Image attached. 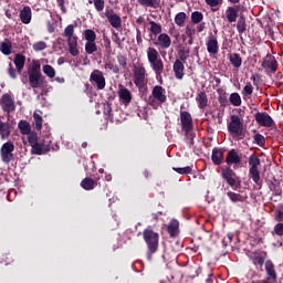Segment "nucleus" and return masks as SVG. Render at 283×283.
Here are the masks:
<instances>
[{"mask_svg":"<svg viewBox=\"0 0 283 283\" xmlns=\"http://www.w3.org/2000/svg\"><path fill=\"white\" fill-rule=\"evenodd\" d=\"M33 120L35 124L36 132H41V129H43V117L39 113L34 112Z\"/></svg>","mask_w":283,"mask_h":283,"instance_id":"nucleus-45","label":"nucleus"},{"mask_svg":"<svg viewBox=\"0 0 283 283\" xmlns=\"http://www.w3.org/2000/svg\"><path fill=\"white\" fill-rule=\"evenodd\" d=\"M0 156L4 165H10L11 160H14V143H4L0 148Z\"/></svg>","mask_w":283,"mask_h":283,"instance_id":"nucleus-5","label":"nucleus"},{"mask_svg":"<svg viewBox=\"0 0 283 283\" xmlns=\"http://www.w3.org/2000/svg\"><path fill=\"white\" fill-rule=\"evenodd\" d=\"M84 39L87 41L86 43L96 42V32H94L92 29L84 30Z\"/></svg>","mask_w":283,"mask_h":283,"instance_id":"nucleus-43","label":"nucleus"},{"mask_svg":"<svg viewBox=\"0 0 283 283\" xmlns=\"http://www.w3.org/2000/svg\"><path fill=\"white\" fill-rule=\"evenodd\" d=\"M0 106L4 114H12V112L17 109V105L14 104V98L12 97V94H2V96L0 97Z\"/></svg>","mask_w":283,"mask_h":283,"instance_id":"nucleus-6","label":"nucleus"},{"mask_svg":"<svg viewBox=\"0 0 283 283\" xmlns=\"http://www.w3.org/2000/svg\"><path fill=\"white\" fill-rule=\"evenodd\" d=\"M179 61H187V59H189V49H181L179 50Z\"/></svg>","mask_w":283,"mask_h":283,"instance_id":"nucleus-60","label":"nucleus"},{"mask_svg":"<svg viewBox=\"0 0 283 283\" xmlns=\"http://www.w3.org/2000/svg\"><path fill=\"white\" fill-rule=\"evenodd\" d=\"M228 132L237 140H244L247 132L244 130L242 118H240L238 115H231L230 122L228 123Z\"/></svg>","mask_w":283,"mask_h":283,"instance_id":"nucleus-2","label":"nucleus"},{"mask_svg":"<svg viewBox=\"0 0 283 283\" xmlns=\"http://www.w3.org/2000/svg\"><path fill=\"white\" fill-rule=\"evenodd\" d=\"M29 74H42L41 73V62L39 60H33L29 70Z\"/></svg>","mask_w":283,"mask_h":283,"instance_id":"nucleus-46","label":"nucleus"},{"mask_svg":"<svg viewBox=\"0 0 283 283\" xmlns=\"http://www.w3.org/2000/svg\"><path fill=\"white\" fill-rule=\"evenodd\" d=\"M180 227V223L178 220H171L170 223L168 224L167 231L170 235V238H176L178 235V229Z\"/></svg>","mask_w":283,"mask_h":283,"instance_id":"nucleus-32","label":"nucleus"},{"mask_svg":"<svg viewBox=\"0 0 283 283\" xmlns=\"http://www.w3.org/2000/svg\"><path fill=\"white\" fill-rule=\"evenodd\" d=\"M218 103L221 107H229V97L227 92L222 88H218Z\"/></svg>","mask_w":283,"mask_h":283,"instance_id":"nucleus-31","label":"nucleus"},{"mask_svg":"<svg viewBox=\"0 0 283 283\" xmlns=\"http://www.w3.org/2000/svg\"><path fill=\"white\" fill-rule=\"evenodd\" d=\"M243 96H252L253 95V85L249 82L245 84L242 91Z\"/></svg>","mask_w":283,"mask_h":283,"instance_id":"nucleus-58","label":"nucleus"},{"mask_svg":"<svg viewBox=\"0 0 283 283\" xmlns=\"http://www.w3.org/2000/svg\"><path fill=\"white\" fill-rule=\"evenodd\" d=\"M261 66L266 74H275L277 72V60L271 53H268L263 59Z\"/></svg>","mask_w":283,"mask_h":283,"instance_id":"nucleus-8","label":"nucleus"},{"mask_svg":"<svg viewBox=\"0 0 283 283\" xmlns=\"http://www.w3.org/2000/svg\"><path fill=\"white\" fill-rule=\"evenodd\" d=\"M149 31L151 32V34H154L155 36H158V34H163V25L151 20L149 21Z\"/></svg>","mask_w":283,"mask_h":283,"instance_id":"nucleus-42","label":"nucleus"},{"mask_svg":"<svg viewBox=\"0 0 283 283\" xmlns=\"http://www.w3.org/2000/svg\"><path fill=\"white\" fill-rule=\"evenodd\" d=\"M29 84L32 90H39V87H43V74L34 73L29 74Z\"/></svg>","mask_w":283,"mask_h":283,"instance_id":"nucleus-14","label":"nucleus"},{"mask_svg":"<svg viewBox=\"0 0 283 283\" xmlns=\"http://www.w3.org/2000/svg\"><path fill=\"white\" fill-rule=\"evenodd\" d=\"M33 154H36L38 156H42L43 154V144L36 143L31 146Z\"/></svg>","mask_w":283,"mask_h":283,"instance_id":"nucleus-57","label":"nucleus"},{"mask_svg":"<svg viewBox=\"0 0 283 283\" xmlns=\"http://www.w3.org/2000/svg\"><path fill=\"white\" fill-rule=\"evenodd\" d=\"M196 101L199 109H207L209 105V97L205 91H201L197 94Z\"/></svg>","mask_w":283,"mask_h":283,"instance_id":"nucleus-23","label":"nucleus"},{"mask_svg":"<svg viewBox=\"0 0 283 283\" xmlns=\"http://www.w3.org/2000/svg\"><path fill=\"white\" fill-rule=\"evenodd\" d=\"M13 63L15 65L18 74H21L23 72V67H25V57L23 54H15Z\"/></svg>","mask_w":283,"mask_h":283,"instance_id":"nucleus-28","label":"nucleus"},{"mask_svg":"<svg viewBox=\"0 0 283 283\" xmlns=\"http://www.w3.org/2000/svg\"><path fill=\"white\" fill-rule=\"evenodd\" d=\"M221 177L232 189H240V181H238V175L231 167H226L221 169Z\"/></svg>","mask_w":283,"mask_h":283,"instance_id":"nucleus-4","label":"nucleus"},{"mask_svg":"<svg viewBox=\"0 0 283 283\" xmlns=\"http://www.w3.org/2000/svg\"><path fill=\"white\" fill-rule=\"evenodd\" d=\"M88 3H94V8L97 12H103V10H105V0H88Z\"/></svg>","mask_w":283,"mask_h":283,"instance_id":"nucleus-47","label":"nucleus"},{"mask_svg":"<svg viewBox=\"0 0 283 283\" xmlns=\"http://www.w3.org/2000/svg\"><path fill=\"white\" fill-rule=\"evenodd\" d=\"M42 72L48 76L49 78H54L56 76V70L50 64H45L42 66Z\"/></svg>","mask_w":283,"mask_h":283,"instance_id":"nucleus-44","label":"nucleus"},{"mask_svg":"<svg viewBox=\"0 0 283 283\" xmlns=\"http://www.w3.org/2000/svg\"><path fill=\"white\" fill-rule=\"evenodd\" d=\"M69 43V52L72 56H78V38L77 36H70L67 38Z\"/></svg>","mask_w":283,"mask_h":283,"instance_id":"nucleus-20","label":"nucleus"},{"mask_svg":"<svg viewBox=\"0 0 283 283\" xmlns=\"http://www.w3.org/2000/svg\"><path fill=\"white\" fill-rule=\"evenodd\" d=\"M172 71L175 72V78L182 81L185 78V64L180 60H176L172 65Z\"/></svg>","mask_w":283,"mask_h":283,"instance_id":"nucleus-17","label":"nucleus"},{"mask_svg":"<svg viewBox=\"0 0 283 283\" xmlns=\"http://www.w3.org/2000/svg\"><path fill=\"white\" fill-rule=\"evenodd\" d=\"M27 136H28V143H29L30 147H32V145H36V143H39V135L36 133L31 132Z\"/></svg>","mask_w":283,"mask_h":283,"instance_id":"nucleus-53","label":"nucleus"},{"mask_svg":"<svg viewBox=\"0 0 283 283\" xmlns=\"http://www.w3.org/2000/svg\"><path fill=\"white\" fill-rule=\"evenodd\" d=\"M254 118L261 127H273V125H275V120H273V117L266 112L256 113Z\"/></svg>","mask_w":283,"mask_h":283,"instance_id":"nucleus-10","label":"nucleus"},{"mask_svg":"<svg viewBox=\"0 0 283 283\" xmlns=\"http://www.w3.org/2000/svg\"><path fill=\"white\" fill-rule=\"evenodd\" d=\"M0 52L4 54V56H10L12 54V42L4 41L0 43Z\"/></svg>","mask_w":283,"mask_h":283,"instance_id":"nucleus-37","label":"nucleus"},{"mask_svg":"<svg viewBox=\"0 0 283 283\" xmlns=\"http://www.w3.org/2000/svg\"><path fill=\"white\" fill-rule=\"evenodd\" d=\"M202 19H205V15L200 11H193L191 13V22L195 24L201 23Z\"/></svg>","mask_w":283,"mask_h":283,"instance_id":"nucleus-50","label":"nucleus"},{"mask_svg":"<svg viewBox=\"0 0 283 283\" xmlns=\"http://www.w3.org/2000/svg\"><path fill=\"white\" fill-rule=\"evenodd\" d=\"M103 41H104L105 50H107L108 53L112 52V41L109 40V38L104 36Z\"/></svg>","mask_w":283,"mask_h":283,"instance_id":"nucleus-64","label":"nucleus"},{"mask_svg":"<svg viewBox=\"0 0 283 283\" xmlns=\"http://www.w3.org/2000/svg\"><path fill=\"white\" fill-rule=\"evenodd\" d=\"M147 59L153 72H155L157 81H163V72H165V62L160 59L158 50L149 46L147 49Z\"/></svg>","mask_w":283,"mask_h":283,"instance_id":"nucleus-1","label":"nucleus"},{"mask_svg":"<svg viewBox=\"0 0 283 283\" xmlns=\"http://www.w3.org/2000/svg\"><path fill=\"white\" fill-rule=\"evenodd\" d=\"M252 263L254 264L255 269H262L264 266V262L266 261V256L262 254H256L251 258Z\"/></svg>","mask_w":283,"mask_h":283,"instance_id":"nucleus-38","label":"nucleus"},{"mask_svg":"<svg viewBox=\"0 0 283 283\" xmlns=\"http://www.w3.org/2000/svg\"><path fill=\"white\" fill-rule=\"evenodd\" d=\"M227 196L231 200V202H244V200H247V197L233 191H228Z\"/></svg>","mask_w":283,"mask_h":283,"instance_id":"nucleus-40","label":"nucleus"},{"mask_svg":"<svg viewBox=\"0 0 283 283\" xmlns=\"http://www.w3.org/2000/svg\"><path fill=\"white\" fill-rule=\"evenodd\" d=\"M118 96L120 101L124 103V105H129V103H132V92H129V88L127 87L119 88Z\"/></svg>","mask_w":283,"mask_h":283,"instance_id":"nucleus-26","label":"nucleus"},{"mask_svg":"<svg viewBox=\"0 0 283 283\" xmlns=\"http://www.w3.org/2000/svg\"><path fill=\"white\" fill-rule=\"evenodd\" d=\"M249 178H251V180L262 189V176L260 175V168H249Z\"/></svg>","mask_w":283,"mask_h":283,"instance_id":"nucleus-25","label":"nucleus"},{"mask_svg":"<svg viewBox=\"0 0 283 283\" xmlns=\"http://www.w3.org/2000/svg\"><path fill=\"white\" fill-rule=\"evenodd\" d=\"M211 160L213 165H222L224 160V149L214 147L212 149Z\"/></svg>","mask_w":283,"mask_h":283,"instance_id":"nucleus-18","label":"nucleus"},{"mask_svg":"<svg viewBox=\"0 0 283 283\" xmlns=\"http://www.w3.org/2000/svg\"><path fill=\"white\" fill-rule=\"evenodd\" d=\"M48 48V44L44 41H39L33 44L34 52H43Z\"/></svg>","mask_w":283,"mask_h":283,"instance_id":"nucleus-56","label":"nucleus"},{"mask_svg":"<svg viewBox=\"0 0 283 283\" xmlns=\"http://www.w3.org/2000/svg\"><path fill=\"white\" fill-rule=\"evenodd\" d=\"M237 30L239 34H244V32H247V18L242 13L237 22Z\"/></svg>","mask_w":283,"mask_h":283,"instance_id":"nucleus-34","label":"nucleus"},{"mask_svg":"<svg viewBox=\"0 0 283 283\" xmlns=\"http://www.w3.org/2000/svg\"><path fill=\"white\" fill-rule=\"evenodd\" d=\"M85 52L86 54H94V52H98V45H96V42H86Z\"/></svg>","mask_w":283,"mask_h":283,"instance_id":"nucleus-48","label":"nucleus"},{"mask_svg":"<svg viewBox=\"0 0 283 283\" xmlns=\"http://www.w3.org/2000/svg\"><path fill=\"white\" fill-rule=\"evenodd\" d=\"M180 123L181 129L185 134H189L193 129V118L191 117V113L187 111L180 112Z\"/></svg>","mask_w":283,"mask_h":283,"instance_id":"nucleus-9","label":"nucleus"},{"mask_svg":"<svg viewBox=\"0 0 283 283\" xmlns=\"http://www.w3.org/2000/svg\"><path fill=\"white\" fill-rule=\"evenodd\" d=\"M187 20V13L185 12H179L175 17V23L179 27L185 25V21Z\"/></svg>","mask_w":283,"mask_h":283,"instance_id":"nucleus-51","label":"nucleus"},{"mask_svg":"<svg viewBox=\"0 0 283 283\" xmlns=\"http://www.w3.org/2000/svg\"><path fill=\"white\" fill-rule=\"evenodd\" d=\"M80 185L82 189H85V191H92V189H96L98 182L90 177H86L81 181Z\"/></svg>","mask_w":283,"mask_h":283,"instance_id":"nucleus-27","label":"nucleus"},{"mask_svg":"<svg viewBox=\"0 0 283 283\" xmlns=\"http://www.w3.org/2000/svg\"><path fill=\"white\" fill-rule=\"evenodd\" d=\"M274 220H275V222H282L283 223V207L276 209Z\"/></svg>","mask_w":283,"mask_h":283,"instance_id":"nucleus-61","label":"nucleus"},{"mask_svg":"<svg viewBox=\"0 0 283 283\" xmlns=\"http://www.w3.org/2000/svg\"><path fill=\"white\" fill-rule=\"evenodd\" d=\"M172 170L179 174L180 176H189V174L193 171V169L190 166H186L184 168L172 167Z\"/></svg>","mask_w":283,"mask_h":283,"instance_id":"nucleus-49","label":"nucleus"},{"mask_svg":"<svg viewBox=\"0 0 283 283\" xmlns=\"http://www.w3.org/2000/svg\"><path fill=\"white\" fill-rule=\"evenodd\" d=\"M253 140L256 143L259 147H264L266 145V138H264V135L256 133L253 136Z\"/></svg>","mask_w":283,"mask_h":283,"instance_id":"nucleus-52","label":"nucleus"},{"mask_svg":"<svg viewBox=\"0 0 283 283\" xmlns=\"http://www.w3.org/2000/svg\"><path fill=\"white\" fill-rule=\"evenodd\" d=\"M12 132L10 130V124L4 123L3 120L0 119V137L1 140H8L10 138V134Z\"/></svg>","mask_w":283,"mask_h":283,"instance_id":"nucleus-29","label":"nucleus"},{"mask_svg":"<svg viewBox=\"0 0 283 283\" xmlns=\"http://www.w3.org/2000/svg\"><path fill=\"white\" fill-rule=\"evenodd\" d=\"M153 97L159 103H167V95H165V88L160 85L154 86L151 91Z\"/></svg>","mask_w":283,"mask_h":283,"instance_id":"nucleus-16","label":"nucleus"},{"mask_svg":"<svg viewBox=\"0 0 283 283\" xmlns=\"http://www.w3.org/2000/svg\"><path fill=\"white\" fill-rule=\"evenodd\" d=\"M147 75V70H145V66L138 65L134 66V83L138 90H144L147 85V82H145V76Z\"/></svg>","mask_w":283,"mask_h":283,"instance_id":"nucleus-7","label":"nucleus"},{"mask_svg":"<svg viewBox=\"0 0 283 283\" xmlns=\"http://www.w3.org/2000/svg\"><path fill=\"white\" fill-rule=\"evenodd\" d=\"M18 129L20 130V134H22V136H28V134L32 132V126H30V122L21 119L18 123Z\"/></svg>","mask_w":283,"mask_h":283,"instance_id":"nucleus-30","label":"nucleus"},{"mask_svg":"<svg viewBox=\"0 0 283 283\" xmlns=\"http://www.w3.org/2000/svg\"><path fill=\"white\" fill-rule=\"evenodd\" d=\"M272 233L274 235H277L279 238H282L283 237V223L282 222H277L274 226Z\"/></svg>","mask_w":283,"mask_h":283,"instance_id":"nucleus-55","label":"nucleus"},{"mask_svg":"<svg viewBox=\"0 0 283 283\" xmlns=\"http://www.w3.org/2000/svg\"><path fill=\"white\" fill-rule=\"evenodd\" d=\"M226 163H227L228 167H231V165H240L242 163V158L238 154V150H235V149L229 150L227 158H226Z\"/></svg>","mask_w":283,"mask_h":283,"instance_id":"nucleus-15","label":"nucleus"},{"mask_svg":"<svg viewBox=\"0 0 283 283\" xmlns=\"http://www.w3.org/2000/svg\"><path fill=\"white\" fill-rule=\"evenodd\" d=\"M229 61L233 67H241L242 66V57L238 53H230Z\"/></svg>","mask_w":283,"mask_h":283,"instance_id":"nucleus-35","label":"nucleus"},{"mask_svg":"<svg viewBox=\"0 0 283 283\" xmlns=\"http://www.w3.org/2000/svg\"><path fill=\"white\" fill-rule=\"evenodd\" d=\"M104 67L105 70H111L114 74H118V72H120L118 65L114 64L112 61L106 62Z\"/></svg>","mask_w":283,"mask_h":283,"instance_id":"nucleus-54","label":"nucleus"},{"mask_svg":"<svg viewBox=\"0 0 283 283\" xmlns=\"http://www.w3.org/2000/svg\"><path fill=\"white\" fill-rule=\"evenodd\" d=\"M229 103H231L233 107H240V105H242V97L240 96V93L230 94Z\"/></svg>","mask_w":283,"mask_h":283,"instance_id":"nucleus-41","label":"nucleus"},{"mask_svg":"<svg viewBox=\"0 0 283 283\" xmlns=\"http://www.w3.org/2000/svg\"><path fill=\"white\" fill-rule=\"evenodd\" d=\"M238 12H240V7H228L226 10V17L228 23H235L238 21Z\"/></svg>","mask_w":283,"mask_h":283,"instance_id":"nucleus-19","label":"nucleus"},{"mask_svg":"<svg viewBox=\"0 0 283 283\" xmlns=\"http://www.w3.org/2000/svg\"><path fill=\"white\" fill-rule=\"evenodd\" d=\"M144 242H146L148 247V251L151 255L158 251V244L160 240V235L154 230L147 228L143 232Z\"/></svg>","mask_w":283,"mask_h":283,"instance_id":"nucleus-3","label":"nucleus"},{"mask_svg":"<svg viewBox=\"0 0 283 283\" xmlns=\"http://www.w3.org/2000/svg\"><path fill=\"white\" fill-rule=\"evenodd\" d=\"M265 273L268 275L265 280L277 282V272H275V264L273 263V261H265Z\"/></svg>","mask_w":283,"mask_h":283,"instance_id":"nucleus-13","label":"nucleus"},{"mask_svg":"<svg viewBox=\"0 0 283 283\" xmlns=\"http://www.w3.org/2000/svg\"><path fill=\"white\" fill-rule=\"evenodd\" d=\"M206 45L209 54H218L220 46L218 45V39L216 35H211Z\"/></svg>","mask_w":283,"mask_h":283,"instance_id":"nucleus-21","label":"nucleus"},{"mask_svg":"<svg viewBox=\"0 0 283 283\" xmlns=\"http://www.w3.org/2000/svg\"><path fill=\"white\" fill-rule=\"evenodd\" d=\"M20 20L24 25H28L32 21V9L30 6L23 7L20 11Z\"/></svg>","mask_w":283,"mask_h":283,"instance_id":"nucleus-24","label":"nucleus"},{"mask_svg":"<svg viewBox=\"0 0 283 283\" xmlns=\"http://www.w3.org/2000/svg\"><path fill=\"white\" fill-rule=\"evenodd\" d=\"M117 63L123 70H127V57L123 54L117 55Z\"/></svg>","mask_w":283,"mask_h":283,"instance_id":"nucleus-59","label":"nucleus"},{"mask_svg":"<svg viewBox=\"0 0 283 283\" xmlns=\"http://www.w3.org/2000/svg\"><path fill=\"white\" fill-rule=\"evenodd\" d=\"M186 35L188 36V39L196 36V28L189 25L186 27Z\"/></svg>","mask_w":283,"mask_h":283,"instance_id":"nucleus-63","label":"nucleus"},{"mask_svg":"<svg viewBox=\"0 0 283 283\" xmlns=\"http://www.w3.org/2000/svg\"><path fill=\"white\" fill-rule=\"evenodd\" d=\"M248 163L250 169H259L260 165L262 164V160L260 159V157L255 156V154H252L250 155Z\"/></svg>","mask_w":283,"mask_h":283,"instance_id":"nucleus-36","label":"nucleus"},{"mask_svg":"<svg viewBox=\"0 0 283 283\" xmlns=\"http://www.w3.org/2000/svg\"><path fill=\"white\" fill-rule=\"evenodd\" d=\"M64 36H66V39H69L70 36H74V25L73 24H69L64 29Z\"/></svg>","mask_w":283,"mask_h":283,"instance_id":"nucleus-62","label":"nucleus"},{"mask_svg":"<svg viewBox=\"0 0 283 283\" xmlns=\"http://www.w3.org/2000/svg\"><path fill=\"white\" fill-rule=\"evenodd\" d=\"M269 189L274 193V196H282V188H280L277 179L274 178L273 181L269 184Z\"/></svg>","mask_w":283,"mask_h":283,"instance_id":"nucleus-39","label":"nucleus"},{"mask_svg":"<svg viewBox=\"0 0 283 283\" xmlns=\"http://www.w3.org/2000/svg\"><path fill=\"white\" fill-rule=\"evenodd\" d=\"M90 81L96 85L97 90H105V75L99 70H94L91 73Z\"/></svg>","mask_w":283,"mask_h":283,"instance_id":"nucleus-11","label":"nucleus"},{"mask_svg":"<svg viewBox=\"0 0 283 283\" xmlns=\"http://www.w3.org/2000/svg\"><path fill=\"white\" fill-rule=\"evenodd\" d=\"M160 50H169L171 48V38L167 33H160L157 41L153 42Z\"/></svg>","mask_w":283,"mask_h":283,"instance_id":"nucleus-12","label":"nucleus"},{"mask_svg":"<svg viewBox=\"0 0 283 283\" xmlns=\"http://www.w3.org/2000/svg\"><path fill=\"white\" fill-rule=\"evenodd\" d=\"M137 3L145 8H154V10H158V8H160V0H137Z\"/></svg>","mask_w":283,"mask_h":283,"instance_id":"nucleus-33","label":"nucleus"},{"mask_svg":"<svg viewBox=\"0 0 283 283\" xmlns=\"http://www.w3.org/2000/svg\"><path fill=\"white\" fill-rule=\"evenodd\" d=\"M105 17L108 19V23L112 25V28L118 30V28L123 25V20L118 14L106 12Z\"/></svg>","mask_w":283,"mask_h":283,"instance_id":"nucleus-22","label":"nucleus"}]
</instances>
